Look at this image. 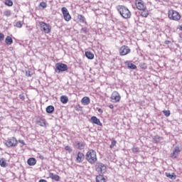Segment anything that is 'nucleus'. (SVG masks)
<instances>
[{"label": "nucleus", "mask_w": 182, "mask_h": 182, "mask_svg": "<svg viewBox=\"0 0 182 182\" xmlns=\"http://www.w3.org/2000/svg\"><path fill=\"white\" fill-rule=\"evenodd\" d=\"M85 160L90 163V164H95L97 161V156L96 155V151L90 149L85 154Z\"/></svg>", "instance_id": "obj_1"}, {"label": "nucleus", "mask_w": 182, "mask_h": 182, "mask_svg": "<svg viewBox=\"0 0 182 182\" xmlns=\"http://www.w3.org/2000/svg\"><path fill=\"white\" fill-rule=\"evenodd\" d=\"M117 9L121 16H122V18H124V19H129V18L132 16V13L130 12L129 9H127V7L124 6H118L117 7Z\"/></svg>", "instance_id": "obj_2"}, {"label": "nucleus", "mask_w": 182, "mask_h": 182, "mask_svg": "<svg viewBox=\"0 0 182 182\" xmlns=\"http://www.w3.org/2000/svg\"><path fill=\"white\" fill-rule=\"evenodd\" d=\"M68 65L63 63H57L55 64V73H63V72H68Z\"/></svg>", "instance_id": "obj_3"}, {"label": "nucleus", "mask_w": 182, "mask_h": 182, "mask_svg": "<svg viewBox=\"0 0 182 182\" xmlns=\"http://www.w3.org/2000/svg\"><path fill=\"white\" fill-rule=\"evenodd\" d=\"M107 170V167L105 164L102 162H97L95 164V171L97 173H99V174H105L106 173V171Z\"/></svg>", "instance_id": "obj_4"}, {"label": "nucleus", "mask_w": 182, "mask_h": 182, "mask_svg": "<svg viewBox=\"0 0 182 182\" xmlns=\"http://www.w3.org/2000/svg\"><path fill=\"white\" fill-rule=\"evenodd\" d=\"M169 19L171 21H180L181 19V15L177 11L170 10L168 14Z\"/></svg>", "instance_id": "obj_5"}, {"label": "nucleus", "mask_w": 182, "mask_h": 182, "mask_svg": "<svg viewBox=\"0 0 182 182\" xmlns=\"http://www.w3.org/2000/svg\"><path fill=\"white\" fill-rule=\"evenodd\" d=\"M4 144L9 148L16 147V146H18V140H16V137H11V139L6 140Z\"/></svg>", "instance_id": "obj_6"}, {"label": "nucleus", "mask_w": 182, "mask_h": 182, "mask_svg": "<svg viewBox=\"0 0 182 182\" xmlns=\"http://www.w3.org/2000/svg\"><path fill=\"white\" fill-rule=\"evenodd\" d=\"M40 28H41V31L44 32V33H50V31L52 29L50 26H49V24L45 22L40 23Z\"/></svg>", "instance_id": "obj_7"}, {"label": "nucleus", "mask_w": 182, "mask_h": 182, "mask_svg": "<svg viewBox=\"0 0 182 182\" xmlns=\"http://www.w3.org/2000/svg\"><path fill=\"white\" fill-rule=\"evenodd\" d=\"M73 146L74 149H77V150H85L86 143L85 141H75L73 143Z\"/></svg>", "instance_id": "obj_8"}, {"label": "nucleus", "mask_w": 182, "mask_h": 182, "mask_svg": "<svg viewBox=\"0 0 182 182\" xmlns=\"http://www.w3.org/2000/svg\"><path fill=\"white\" fill-rule=\"evenodd\" d=\"M132 52L130 48L127 46H122L119 48V55L120 56H126V55H129Z\"/></svg>", "instance_id": "obj_9"}, {"label": "nucleus", "mask_w": 182, "mask_h": 182, "mask_svg": "<svg viewBox=\"0 0 182 182\" xmlns=\"http://www.w3.org/2000/svg\"><path fill=\"white\" fill-rule=\"evenodd\" d=\"M62 14L63 15V18L66 22H69L72 19V16H70V14H69V11H68V9L66 7H63L61 9Z\"/></svg>", "instance_id": "obj_10"}, {"label": "nucleus", "mask_w": 182, "mask_h": 182, "mask_svg": "<svg viewBox=\"0 0 182 182\" xmlns=\"http://www.w3.org/2000/svg\"><path fill=\"white\" fill-rule=\"evenodd\" d=\"M135 5L136 6V9L139 11H142L143 9H146V6H144V2L142 0H136Z\"/></svg>", "instance_id": "obj_11"}, {"label": "nucleus", "mask_w": 182, "mask_h": 182, "mask_svg": "<svg viewBox=\"0 0 182 182\" xmlns=\"http://www.w3.org/2000/svg\"><path fill=\"white\" fill-rule=\"evenodd\" d=\"M90 123H92V124H97V126H103L102 122H100V119L97 118V117L93 116L90 119Z\"/></svg>", "instance_id": "obj_12"}, {"label": "nucleus", "mask_w": 182, "mask_h": 182, "mask_svg": "<svg viewBox=\"0 0 182 182\" xmlns=\"http://www.w3.org/2000/svg\"><path fill=\"white\" fill-rule=\"evenodd\" d=\"M111 99H112V100H114L113 102L115 103L117 102H120V99H121L120 94H119V92L114 91L111 96Z\"/></svg>", "instance_id": "obj_13"}, {"label": "nucleus", "mask_w": 182, "mask_h": 182, "mask_svg": "<svg viewBox=\"0 0 182 182\" xmlns=\"http://www.w3.org/2000/svg\"><path fill=\"white\" fill-rule=\"evenodd\" d=\"M85 160V154L78 151L77 154V157L75 159V161L77 163H83V161Z\"/></svg>", "instance_id": "obj_14"}, {"label": "nucleus", "mask_w": 182, "mask_h": 182, "mask_svg": "<svg viewBox=\"0 0 182 182\" xmlns=\"http://www.w3.org/2000/svg\"><path fill=\"white\" fill-rule=\"evenodd\" d=\"M37 124H39L41 127H45L46 126V119L43 118H40L37 120Z\"/></svg>", "instance_id": "obj_15"}, {"label": "nucleus", "mask_w": 182, "mask_h": 182, "mask_svg": "<svg viewBox=\"0 0 182 182\" xmlns=\"http://www.w3.org/2000/svg\"><path fill=\"white\" fill-rule=\"evenodd\" d=\"M163 140V137L159 136V135H155L152 136V141L153 143H160V141Z\"/></svg>", "instance_id": "obj_16"}, {"label": "nucleus", "mask_w": 182, "mask_h": 182, "mask_svg": "<svg viewBox=\"0 0 182 182\" xmlns=\"http://www.w3.org/2000/svg\"><path fill=\"white\" fill-rule=\"evenodd\" d=\"M46 113H48L49 114H52V113H53L55 112V107H53V105H48L46 108Z\"/></svg>", "instance_id": "obj_17"}, {"label": "nucleus", "mask_w": 182, "mask_h": 182, "mask_svg": "<svg viewBox=\"0 0 182 182\" xmlns=\"http://www.w3.org/2000/svg\"><path fill=\"white\" fill-rule=\"evenodd\" d=\"M165 176H166V177H168V178H170L171 180H176V178H177V176L176 175L175 173H171L166 172Z\"/></svg>", "instance_id": "obj_18"}, {"label": "nucleus", "mask_w": 182, "mask_h": 182, "mask_svg": "<svg viewBox=\"0 0 182 182\" xmlns=\"http://www.w3.org/2000/svg\"><path fill=\"white\" fill-rule=\"evenodd\" d=\"M50 178L54 180V181H59V180H60V176H59V175L54 174L53 173H50Z\"/></svg>", "instance_id": "obj_19"}, {"label": "nucleus", "mask_w": 182, "mask_h": 182, "mask_svg": "<svg viewBox=\"0 0 182 182\" xmlns=\"http://www.w3.org/2000/svg\"><path fill=\"white\" fill-rule=\"evenodd\" d=\"M81 102L85 105V106H87V105L90 104V98H89V97H84Z\"/></svg>", "instance_id": "obj_20"}, {"label": "nucleus", "mask_w": 182, "mask_h": 182, "mask_svg": "<svg viewBox=\"0 0 182 182\" xmlns=\"http://www.w3.org/2000/svg\"><path fill=\"white\" fill-rule=\"evenodd\" d=\"M96 182H106V179L105 178V176L103 175L100 174L96 176Z\"/></svg>", "instance_id": "obj_21"}, {"label": "nucleus", "mask_w": 182, "mask_h": 182, "mask_svg": "<svg viewBox=\"0 0 182 182\" xmlns=\"http://www.w3.org/2000/svg\"><path fill=\"white\" fill-rule=\"evenodd\" d=\"M27 164H28V166H35V164H36V159L35 158L28 159L27 161Z\"/></svg>", "instance_id": "obj_22"}, {"label": "nucleus", "mask_w": 182, "mask_h": 182, "mask_svg": "<svg viewBox=\"0 0 182 182\" xmlns=\"http://www.w3.org/2000/svg\"><path fill=\"white\" fill-rule=\"evenodd\" d=\"M141 11V16H143V18H147L149 16V10L146 8Z\"/></svg>", "instance_id": "obj_23"}, {"label": "nucleus", "mask_w": 182, "mask_h": 182, "mask_svg": "<svg viewBox=\"0 0 182 182\" xmlns=\"http://www.w3.org/2000/svg\"><path fill=\"white\" fill-rule=\"evenodd\" d=\"M77 18L79 22H81L82 23H86V18H85L83 15L78 14Z\"/></svg>", "instance_id": "obj_24"}, {"label": "nucleus", "mask_w": 182, "mask_h": 182, "mask_svg": "<svg viewBox=\"0 0 182 182\" xmlns=\"http://www.w3.org/2000/svg\"><path fill=\"white\" fill-rule=\"evenodd\" d=\"M85 55L86 56V58L87 59H90V60L94 59V58H95V55L93 53H92V52H90V51H86L85 53Z\"/></svg>", "instance_id": "obj_25"}, {"label": "nucleus", "mask_w": 182, "mask_h": 182, "mask_svg": "<svg viewBox=\"0 0 182 182\" xmlns=\"http://www.w3.org/2000/svg\"><path fill=\"white\" fill-rule=\"evenodd\" d=\"M60 102L63 105H66V103H68V102H69V98H68V97L65 95H63L60 97Z\"/></svg>", "instance_id": "obj_26"}, {"label": "nucleus", "mask_w": 182, "mask_h": 182, "mask_svg": "<svg viewBox=\"0 0 182 182\" xmlns=\"http://www.w3.org/2000/svg\"><path fill=\"white\" fill-rule=\"evenodd\" d=\"M0 166L1 167H8V164L6 163V159L1 158L0 159Z\"/></svg>", "instance_id": "obj_27"}, {"label": "nucleus", "mask_w": 182, "mask_h": 182, "mask_svg": "<svg viewBox=\"0 0 182 182\" xmlns=\"http://www.w3.org/2000/svg\"><path fill=\"white\" fill-rule=\"evenodd\" d=\"M5 43L6 45H12V43H14V40H12L11 36H8L5 39Z\"/></svg>", "instance_id": "obj_28"}, {"label": "nucleus", "mask_w": 182, "mask_h": 182, "mask_svg": "<svg viewBox=\"0 0 182 182\" xmlns=\"http://www.w3.org/2000/svg\"><path fill=\"white\" fill-rule=\"evenodd\" d=\"M125 63L127 65L129 69H132L133 70L137 69V66L133 63L129 62H126Z\"/></svg>", "instance_id": "obj_29"}, {"label": "nucleus", "mask_w": 182, "mask_h": 182, "mask_svg": "<svg viewBox=\"0 0 182 182\" xmlns=\"http://www.w3.org/2000/svg\"><path fill=\"white\" fill-rule=\"evenodd\" d=\"M4 5H6V6H12L14 1H12V0H5Z\"/></svg>", "instance_id": "obj_30"}, {"label": "nucleus", "mask_w": 182, "mask_h": 182, "mask_svg": "<svg viewBox=\"0 0 182 182\" xmlns=\"http://www.w3.org/2000/svg\"><path fill=\"white\" fill-rule=\"evenodd\" d=\"M11 10H7V11H4V16L9 17V16H11Z\"/></svg>", "instance_id": "obj_31"}, {"label": "nucleus", "mask_w": 182, "mask_h": 182, "mask_svg": "<svg viewBox=\"0 0 182 182\" xmlns=\"http://www.w3.org/2000/svg\"><path fill=\"white\" fill-rule=\"evenodd\" d=\"M181 150H182L181 147L176 146L175 149H173V151L178 154V153H180L181 151Z\"/></svg>", "instance_id": "obj_32"}, {"label": "nucleus", "mask_w": 182, "mask_h": 182, "mask_svg": "<svg viewBox=\"0 0 182 182\" xmlns=\"http://www.w3.org/2000/svg\"><path fill=\"white\" fill-rule=\"evenodd\" d=\"M116 144H117V141L116 140L113 139L109 146L110 149H113V147H114V146H116Z\"/></svg>", "instance_id": "obj_33"}, {"label": "nucleus", "mask_w": 182, "mask_h": 182, "mask_svg": "<svg viewBox=\"0 0 182 182\" xmlns=\"http://www.w3.org/2000/svg\"><path fill=\"white\" fill-rule=\"evenodd\" d=\"M178 156V154L175 152L174 151H173V153L171 154V159H177Z\"/></svg>", "instance_id": "obj_34"}, {"label": "nucleus", "mask_w": 182, "mask_h": 182, "mask_svg": "<svg viewBox=\"0 0 182 182\" xmlns=\"http://www.w3.org/2000/svg\"><path fill=\"white\" fill-rule=\"evenodd\" d=\"M87 32H89V31L87 30V28L84 27L82 28H81L80 30V33H87Z\"/></svg>", "instance_id": "obj_35"}, {"label": "nucleus", "mask_w": 182, "mask_h": 182, "mask_svg": "<svg viewBox=\"0 0 182 182\" xmlns=\"http://www.w3.org/2000/svg\"><path fill=\"white\" fill-rule=\"evenodd\" d=\"M139 66L141 69H147V64L144 63H141L139 64Z\"/></svg>", "instance_id": "obj_36"}, {"label": "nucleus", "mask_w": 182, "mask_h": 182, "mask_svg": "<svg viewBox=\"0 0 182 182\" xmlns=\"http://www.w3.org/2000/svg\"><path fill=\"white\" fill-rule=\"evenodd\" d=\"M65 150H66V151H68V153H72V151H73V149L69 146H66L65 147Z\"/></svg>", "instance_id": "obj_37"}, {"label": "nucleus", "mask_w": 182, "mask_h": 182, "mask_svg": "<svg viewBox=\"0 0 182 182\" xmlns=\"http://www.w3.org/2000/svg\"><path fill=\"white\" fill-rule=\"evenodd\" d=\"M163 113L166 117H168V116H170V110H164Z\"/></svg>", "instance_id": "obj_38"}, {"label": "nucleus", "mask_w": 182, "mask_h": 182, "mask_svg": "<svg viewBox=\"0 0 182 182\" xmlns=\"http://www.w3.org/2000/svg\"><path fill=\"white\" fill-rule=\"evenodd\" d=\"M15 26H16V28H22V22H21V21H17L16 23V25H15Z\"/></svg>", "instance_id": "obj_39"}, {"label": "nucleus", "mask_w": 182, "mask_h": 182, "mask_svg": "<svg viewBox=\"0 0 182 182\" xmlns=\"http://www.w3.org/2000/svg\"><path fill=\"white\" fill-rule=\"evenodd\" d=\"M40 6H41V8L45 9V8H46V6H48V4H46V2L42 1L40 3Z\"/></svg>", "instance_id": "obj_40"}, {"label": "nucleus", "mask_w": 182, "mask_h": 182, "mask_svg": "<svg viewBox=\"0 0 182 182\" xmlns=\"http://www.w3.org/2000/svg\"><path fill=\"white\" fill-rule=\"evenodd\" d=\"M5 38V35H4V33H0V42H2V41H4Z\"/></svg>", "instance_id": "obj_41"}, {"label": "nucleus", "mask_w": 182, "mask_h": 182, "mask_svg": "<svg viewBox=\"0 0 182 182\" xmlns=\"http://www.w3.org/2000/svg\"><path fill=\"white\" fill-rule=\"evenodd\" d=\"M18 97H19V99H21V100H25V95H23V94H20L19 95H18Z\"/></svg>", "instance_id": "obj_42"}, {"label": "nucleus", "mask_w": 182, "mask_h": 182, "mask_svg": "<svg viewBox=\"0 0 182 182\" xmlns=\"http://www.w3.org/2000/svg\"><path fill=\"white\" fill-rule=\"evenodd\" d=\"M26 76H28V77H31V76H32L31 71H29V70L26 71Z\"/></svg>", "instance_id": "obj_43"}, {"label": "nucleus", "mask_w": 182, "mask_h": 182, "mask_svg": "<svg viewBox=\"0 0 182 182\" xmlns=\"http://www.w3.org/2000/svg\"><path fill=\"white\" fill-rule=\"evenodd\" d=\"M133 153H138L139 151V147H134L132 148Z\"/></svg>", "instance_id": "obj_44"}, {"label": "nucleus", "mask_w": 182, "mask_h": 182, "mask_svg": "<svg viewBox=\"0 0 182 182\" xmlns=\"http://www.w3.org/2000/svg\"><path fill=\"white\" fill-rule=\"evenodd\" d=\"M38 159H40V160H45V156L38 154Z\"/></svg>", "instance_id": "obj_45"}, {"label": "nucleus", "mask_w": 182, "mask_h": 182, "mask_svg": "<svg viewBox=\"0 0 182 182\" xmlns=\"http://www.w3.org/2000/svg\"><path fill=\"white\" fill-rule=\"evenodd\" d=\"M80 109H82V107H80V105H77L75 107V110H77V112H79V110H80Z\"/></svg>", "instance_id": "obj_46"}, {"label": "nucleus", "mask_w": 182, "mask_h": 182, "mask_svg": "<svg viewBox=\"0 0 182 182\" xmlns=\"http://www.w3.org/2000/svg\"><path fill=\"white\" fill-rule=\"evenodd\" d=\"M170 43H171V41H170L168 40H166V41H164L165 45H170Z\"/></svg>", "instance_id": "obj_47"}, {"label": "nucleus", "mask_w": 182, "mask_h": 182, "mask_svg": "<svg viewBox=\"0 0 182 182\" xmlns=\"http://www.w3.org/2000/svg\"><path fill=\"white\" fill-rule=\"evenodd\" d=\"M19 143H21V144H23V146L26 145V144L25 143V141H23V140H19Z\"/></svg>", "instance_id": "obj_48"}, {"label": "nucleus", "mask_w": 182, "mask_h": 182, "mask_svg": "<svg viewBox=\"0 0 182 182\" xmlns=\"http://www.w3.org/2000/svg\"><path fill=\"white\" fill-rule=\"evenodd\" d=\"M38 182H48V181L45 179H41Z\"/></svg>", "instance_id": "obj_49"}, {"label": "nucleus", "mask_w": 182, "mask_h": 182, "mask_svg": "<svg viewBox=\"0 0 182 182\" xmlns=\"http://www.w3.org/2000/svg\"><path fill=\"white\" fill-rule=\"evenodd\" d=\"M98 112H99V113H103V110L100 108L98 109Z\"/></svg>", "instance_id": "obj_50"}, {"label": "nucleus", "mask_w": 182, "mask_h": 182, "mask_svg": "<svg viewBox=\"0 0 182 182\" xmlns=\"http://www.w3.org/2000/svg\"><path fill=\"white\" fill-rule=\"evenodd\" d=\"M109 109H113V107H114V106H113V105H110L109 106Z\"/></svg>", "instance_id": "obj_51"}, {"label": "nucleus", "mask_w": 182, "mask_h": 182, "mask_svg": "<svg viewBox=\"0 0 182 182\" xmlns=\"http://www.w3.org/2000/svg\"><path fill=\"white\" fill-rule=\"evenodd\" d=\"M180 31H182V25L180 26V28H179Z\"/></svg>", "instance_id": "obj_52"}]
</instances>
